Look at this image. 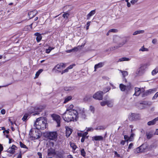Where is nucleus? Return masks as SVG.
Instances as JSON below:
<instances>
[{
	"label": "nucleus",
	"instance_id": "obj_64",
	"mask_svg": "<svg viewBox=\"0 0 158 158\" xmlns=\"http://www.w3.org/2000/svg\"><path fill=\"white\" fill-rule=\"evenodd\" d=\"M37 154L39 156V158H42V154L41 152H38Z\"/></svg>",
	"mask_w": 158,
	"mask_h": 158
},
{
	"label": "nucleus",
	"instance_id": "obj_44",
	"mask_svg": "<svg viewBox=\"0 0 158 158\" xmlns=\"http://www.w3.org/2000/svg\"><path fill=\"white\" fill-rule=\"evenodd\" d=\"M70 145L71 147H72L73 150H75L76 149L77 147L75 144L73 143H70Z\"/></svg>",
	"mask_w": 158,
	"mask_h": 158
},
{
	"label": "nucleus",
	"instance_id": "obj_30",
	"mask_svg": "<svg viewBox=\"0 0 158 158\" xmlns=\"http://www.w3.org/2000/svg\"><path fill=\"white\" fill-rule=\"evenodd\" d=\"M34 13V11H30L28 13V15L30 19L32 18L35 16L36 14Z\"/></svg>",
	"mask_w": 158,
	"mask_h": 158
},
{
	"label": "nucleus",
	"instance_id": "obj_23",
	"mask_svg": "<svg viewBox=\"0 0 158 158\" xmlns=\"http://www.w3.org/2000/svg\"><path fill=\"white\" fill-rule=\"evenodd\" d=\"M72 131L73 130L71 129L68 127H67L66 128V136L67 137H69L70 136L72 132Z\"/></svg>",
	"mask_w": 158,
	"mask_h": 158
},
{
	"label": "nucleus",
	"instance_id": "obj_31",
	"mask_svg": "<svg viewBox=\"0 0 158 158\" xmlns=\"http://www.w3.org/2000/svg\"><path fill=\"white\" fill-rule=\"evenodd\" d=\"M46 118L44 117H40L39 118H38L36 119V121L35 122V123H41L42 121H43V120H44V119H45Z\"/></svg>",
	"mask_w": 158,
	"mask_h": 158
},
{
	"label": "nucleus",
	"instance_id": "obj_41",
	"mask_svg": "<svg viewBox=\"0 0 158 158\" xmlns=\"http://www.w3.org/2000/svg\"><path fill=\"white\" fill-rule=\"evenodd\" d=\"M105 129V127L104 126H100L97 127L95 129L96 130H104Z\"/></svg>",
	"mask_w": 158,
	"mask_h": 158
},
{
	"label": "nucleus",
	"instance_id": "obj_48",
	"mask_svg": "<svg viewBox=\"0 0 158 158\" xmlns=\"http://www.w3.org/2000/svg\"><path fill=\"white\" fill-rule=\"evenodd\" d=\"M145 68V66L144 65H142L139 69V72L142 71L144 70Z\"/></svg>",
	"mask_w": 158,
	"mask_h": 158
},
{
	"label": "nucleus",
	"instance_id": "obj_37",
	"mask_svg": "<svg viewBox=\"0 0 158 158\" xmlns=\"http://www.w3.org/2000/svg\"><path fill=\"white\" fill-rule=\"evenodd\" d=\"M120 71L122 73L123 77H125L126 76L128 75V73L127 71H122V70H120Z\"/></svg>",
	"mask_w": 158,
	"mask_h": 158
},
{
	"label": "nucleus",
	"instance_id": "obj_29",
	"mask_svg": "<svg viewBox=\"0 0 158 158\" xmlns=\"http://www.w3.org/2000/svg\"><path fill=\"white\" fill-rule=\"evenodd\" d=\"M78 48L77 47H74L73 48L69 49V50H67L66 51V52L67 53H69L72 52H77L78 51Z\"/></svg>",
	"mask_w": 158,
	"mask_h": 158
},
{
	"label": "nucleus",
	"instance_id": "obj_34",
	"mask_svg": "<svg viewBox=\"0 0 158 158\" xmlns=\"http://www.w3.org/2000/svg\"><path fill=\"white\" fill-rule=\"evenodd\" d=\"M74 89V86L65 87L64 88V89L66 91L72 90Z\"/></svg>",
	"mask_w": 158,
	"mask_h": 158
},
{
	"label": "nucleus",
	"instance_id": "obj_18",
	"mask_svg": "<svg viewBox=\"0 0 158 158\" xmlns=\"http://www.w3.org/2000/svg\"><path fill=\"white\" fill-rule=\"evenodd\" d=\"M41 136V134L40 133V132L38 130L37 131H35V132L33 133L32 137L35 139H37L40 138Z\"/></svg>",
	"mask_w": 158,
	"mask_h": 158
},
{
	"label": "nucleus",
	"instance_id": "obj_47",
	"mask_svg": "<svg viewBox=\"0 0 158 158\" xmlns=\"http://www.w3.org/2000/svg\"><path fill=\"white\" fill-rule=\"evenodd\" d=\"M81 155L83 157H85V152L84 149H82L81 151Z\"/></svg>",
	"mask_w": 158,
	"mask_h": 158
},
{
	"label": "nucleus",
	"instance_id": "obj_22",
	"mask_svg": "<svg viewBox=\"0 0 158 158\" xmlns=\"http://www.w3.org/2000/svg\"><path fill=\"white\" fill-rule=\"evenodd\" d=\"M158 121V117L155 118L152 121L148 122L147 123V124L148 126L153 125L155 124L156 123V122Z\"/></svg>",
	"mask_w": 158,
	"mask_h": 158
},
{
	"label": "nucleus",
	"instance_id": "obj_13",
	"mask_svg": "<svg viewBox=\"0 0 158 158\" xmlns=\"http://www.w3.org/2000/svg\"><path fill=\"white\" fill-rule=\"evenodd\" d=\"M44 107L43 106H36L35 107L36 113H34L33 114L34 116H35L36 115L39 114V113L38 112H41L42 110L44 109Z\"/></svg>",
	"mask_w": 158,
	"mask_h": 158
},
{
	"label": "nucleus",
	"instance_id": "obj_1",
	"mask_svg": "<svg viewBox=\"0 0 158 158\" xmlns=\"http://www.w3.org/2000/svg\"><path fill=\"white\" fill-rule=\"evenodd\" d=\"M116 40H118L119 41H122V42L118 44V45L116 46H114L113 47H112L110 48V50H114L116 49H118L120 47H122L124 44H125L128 41L127 40L126 38L122 39L118 36H115L114 37V42L116 43L117 42L115 41Z\"/></svg>",
	"mask_w": 158,
	"mask_h": 158
},
{
	"label": "nucleus",
	"instance_id": "obj_14",
	"mask_svg": "<svg viewBox=\"0 0 158 158\" xmlns=\"http://www.w3.org/2000/svg\"><path fill=\"white\" fill-rule=\"evenodd\" d=\"M152 103L151 102H148L147 101H143L140 103V105H139V107L141 109H144L145 108V107L143 106H142V105H145L148 106H150L152 105Z\"/></svg>",
	"mask_w": 158,
	"mask_h": 158
},
{
	"label": "nucleus",
	"instance_id": "obj_17",
	"mask_svg": "<svg viewBox=\"0 0 158 158\" xmlns=\"http://www.w3.org/2000/svg\"><path fill=\"white\" fill-rule=\"evenodd\" d=\"M139 115L135 113H131V115H130L129 119L131 121L136 120L138 119Z\"/></svg>",
	"mask_w": 158,
	"mask_h": 158
},
{
	"label": "nucleus",
	"instance_id": "obj_32",
	"mask_svg": "<svg viewBox=\"0 0 158 158\" xmlns=\"http://www.w3.org/2000/svg\"><path fill=\"white\" fill-rule=\"evenodd\" d=\"M43 69H40L38 71H37L35 75V77H34V79H35L37 78L40 74L43 71Z\"/></svg>",
	"mask_w": 158,
	"mask_h": 158
},
{
	"label": "nucleus",
	"instance_id": "obj_61",
	"mask_svg": "<svg viewBox=\"0 0 158 158\" xmlns=\"http://www.w3.org/2000/svg\"><path fill=\"white\" fill-rule=\"evenodd\" d=\"M3 147L2 145L0 144V154L1 153V152L3 150Z\"/></svg>",
	"mask_w": 158,
	"mask_h": 158
},
{
	"label": "nucleus",
	"instance_id": "obj_46",
	"mask_svg": "<svg viewBox=\"0 0 158 158\" xmlns=\"http://www.w3.org/2000/svg\"><path fill=\"white\" fill-rule=\"evenodd\" d=\"M158 72V69H156L152 70V75H154L156 74Z\"/></svg>",
	"mask_w": 158,
	"mask_h": 158
},
{
	"label": "nucleus",
	"instance_id": "obj_24",
	"mask_svg": "<svg viewBox=\"0 0 158 158\" xmlns=\"http://www.w3.org/2000/svg\"><path fill=\"white\" fill-rule=\"evenodd\" d=\"M30 114L28 113H26L22 118V120L25 122H26L28 119L30 118Z\"/></svg>",
	"mask_w": 158,
	"mask_h": 158
},
{
	"label": "nucleus",
	"instance_id": "obj_19",
	"mask_svg": "<svg viewBox=\"0 0 158 158\" xmlns=\"http://www.w3.org/2000/svg\"><path fill=\"white\" fill-rule=\"evenodd\" d=\"M144 91V89H142L141 90L140 88L136 87L135 88V93L134 95H135L136 96H138L141 92Z\"/></svg>",
	"mask_w": 158,
	"mask_h": 158
},
{
	"label": "nucleus",
	"instance_id": "obj_49",
	"mask_svg": "<svg viewBox=\"0 0 158 158\" xmlns=\"http://www.w3.org/2000/svg\"><path fill=\"white\" fill-rule=\"evenodd\" d=\"M73 107V105H71L69 106L67 109L66 111H70L71 110Z\"/></svg>",
	"mask_w": 158,
	"mask_h": 158
},
{
	"label": "nucleus",
	"instance_id": "obj_10",
	"mask_svg": "<svg viewBox=\"0 0 158 158\" xmlns=\"http://www.w3.org/2000/svg\"><path fill=\"white\" fill-rule=\"evenodd\" d=\"M156 88L149 89L145 91H144L142 95V97L143 98L145 97L152 94L156 92Z\"/></svg>",
	"mask_w": 158,
	"mask_h": 158
},
{
	"label": "nucleus",
	"instance_id": "obj_11",
	"mask_svg": "<svg viewBox=\"0 0 158 158\" xmlns=\"http://www.w3.org/2000/svg\"><path fill=\"white\" fill-rule=\"evenodd\" d=\"M78 117H80L82 119H85L86 117L84 108L78 109Z\"/></svg>",
	"mask_w": 158,
	"mask_h": 158
},
{
	"label": "nucleus",
	"instance_id": "obj_50",
	"mask_svg": "<svg viewBox=\"0 0 158 158\" xmlns=\"http://www.w3.org/2000/svg\"><path fill=\"white\" fill-rule=\"evenodd\" d=\"M100 104L102 106H104L106 105H107V100L101 102L100 103Z\"/></svg>",
	"mask_w": 158,
	"mask_h": 158
},
{
	"label": "nucleus",
	"instance_id": "obj_56",
	"mask_svg": "<svg viewBox=\"0 0 158 158\" xmlns=\"http://www.w3.org/2000/svg\"><path fill=\"white\" fill-rule=\"evenodd\" d=\"M75 65V64H73L70 65L69 67H67L68 69L69 70L72 69L73 67Z\"/></svg>",
	"mask_w": 158,
	"mask_h": 158
},
{
	"label": "nucleus",
	"instance_id": "obj_60",
	"mask_svg": "<svg viewBox=\"0 0 158 158\" xmlns=\"http://www.w3.org/2000/svg\"><path fill=\"white\" fill-rule=\"evenodd\" d=\"M22 154L21 151H20V152L17 158H22Z\"/></svg>",
	"mask_w": 158,
	"mask_h": 158
},
{
	"label": "nucleus",
	"instance_id": "obj_28",
	"mask_svg": "<svg viewBox=\"0 0 158 158\" xmlns=\"http://www.w3.org/2000/svg\"><path fill=\"white\" fill-rule=\"evenodd\" d=\"M107 105L109 107H112L113 105V101L112 100H107Z\"/></svg>",
	"mask_w": 158,
	"mask_h": 158
},
{
	"label": "nucleus",
	"instance_id": "obj_7",
	"mask_svg": "<svg viewBox=\"0 0 158 158\" xmlns=\"http://www.w3.org/2000/svg\"><path fill=\"white\" fill-rule=\"evenodd\" d=\"M147 147V144L146 143H143L136 148L135 150V153L143 152L146 149Z\"/></svg>",
	"mask_w": 158,
	"mask_h": 158
},
{
	"label": "nucleus",
	"instance_id": "obj_3",
	"mask_svg": "<svg viewBox=\"0 0 158 158\" xmlns=\"http://www.w3.org/2000/svg\"><path fill=\"white\" fill-rule=\"evenodd\" d=\"M66 67L65 63H61L56 65L52 69V71L56 73H61L62 70Z\"/></svg>",
	"mask_w": 158,
	"mask_h": 158
},
{
	"label": "nucleus",
	"instance_id": "obj_26",
	"mask_svg": "<svg viewBox=\"0 0 158 158\" xmlns=\"http://www.w3.org/2000/svg\"><path fill=\"white\" fill-rule=\"evenodd\" d=\"M104 64L103 63L100 62L97 64H95L94 66V71H96V69L100 68H101L103 66Z\"/></svg>",
	"mask_w": 158,
	"mask_h": 158
},
{
	"label": "nucleus",
	"instance_id": "obj_21",
	"mask_svg": "<svg viewBox=\"0 0 158 158\" xmlns=\"http://www.w3.org/2000/svg\"><path fill=\"white\" fill-rule=\"evenodd\" d=\"M103 140V137L101 135L95 136L92 137V140L95 141H102Z\"/></svg>",
	"mask_w": 158,
	"mask_h": 158
},
{
	"label": "nucleus",
	"instance_id": "obj_9",
	"mask_svg": "<svg viewBox=\"0 0 158 158\" xmlns=\"http://www.w3.org/2000/svg\"><path fill=\"white\" fill-rule=\"evenodd\" d=\"M51 117L53 119L56 121L57 123V127H60V117L58 115L55 114H52L51 115Z\"/></svg>",
	"mask_w": 158,
	"mask_h": 158
},
{
	"label": "nucleus",
	"instance_id": "obj_8",
	"mask_svg": "<svg viewBox=\"0 0 158 158\" xmlns=\"http://www.w3.org/2000/svg\"><path fill=\"white\" fill-rule=\"evenodd\" d=\"M69 115H70L71 117H73V119L75 121H77L78 118V110H76L74 109L72 110L69 112Z\"/></svg>",
	"mask_w": 158,
	"mask_h": 158
},
{
	"label": "nucleus",
	"instance_id": "obj_33",
	"mask_svg": "<svg viewBox=\"0 0 158 158\" xmlns=\"http://www.w3.org/2000/svg\"><path fill=\"white\" fill-rule=\"evenodd\" d=\"M55 155H56L59 158H63V153L61 152L57 151Z\"/></svg>",
	"mask_w": 158,
	"mask_h": 158
},
{
	"label": "nucleus",
	"instance_id": "obj_2",
	"mask_svg": "<svg viewBox=\"0 0 158 158\" xmlns=\"http://www.w3.org/2000/svg\"><path fill=\"white\" fill-rule=\"evenodd\" d=\"M34 126L37 130H44L48 126L47 118L45 119H44V120H43V121H42L41 123H39L38 124L34 123Z\"/></svg>",
	"mask_w": 158,
	"mask_h": 158
},
{
	"label": "nucleus",
	"instance_id": "obj_25",
	"mask_svg": "<svg viewBox=\"0 0 158 158\" xmlns=\"http://www.w3.org/2000/svg\"><path fill=\"white\" fill-rule=\"evenodd\" d=\"M95 10H91L87 15V19H89L91 16L95 14Z\"/></svg>",
	"mask_w": 158,
	"mask_h": 158
},
{
	"label": "nucleus",
	"instance_id": "obj_55",
	"mask_svg": "<svg viewBox=\"0 0 158 158\" xmlns=\"http://www.w3.org/2000/svg\"><path fill=\"white\" fill-rule=\"evenodd\" d=\"M10 148L15 151L17 149V147L15 145H13Z\"/></svg>",
	"mask_w": 158,
	"mask_h": 158
},
{
	"label": "nucleus",
	"instance_id": "obj_16",
	"mask_svg": "<svg viewBox=\"0 0 158 158\" xmlns=\"http://www.w3.org/2000/svg\"><path fill=\"white\" fill-rule=\"evenodd\" d=\"M56 154V150L55 149L50 148L48 149V156H50L52 155H55Z\"/></svg>",
	"mask_w": 158,
	"mask_h": 158
},
{
	"label": "nucleus",
	"instance_id": "obj_4",
	"mask_svg": "<svg viewBox=\"0 0 158 158\" xmlns=\"http://www.w3.org/2000/svg\"><path fill=\"white\" fill-rule=\"evenodd\" d=\"M46 136L50 140L56 141L57 138V133L56 131L48 132H46Z\"/></svg>",
	"mask_w": 158,
	"mask_h": 158
},
{
	"label": "nucleus",
	"instance_id": "obj_51",
	"mask_svg": "<svg viewBox=\"0 0 158 158\" xmlns=\"http://www.w3.org/2000/svg\"><path fill=\"white\" fill-rule=\"evenodd\" d=\"M158 97V92H156L152 98V100H154Z\"/></svg>",
	"mask_w": 158,
	"mask_h": 158
},
{
	"label": "nucleus",
	"instance_id": "obj_53",
	"mask_svg": "<svg viewBox=\"0 0 158 158\" xmlns=\"http://www.w3.org/2000/svg\"><path fill=\"white\" fill-rule=\"evenodd\" d=\"M117 31V30L115 29H112L109 31V32H116Z\"/></svg>",
	"mask_w": 158,
	"mask_h": 158
},
{
	"label": "nucleus",
	"instance_id": "obj_57",
	"mask_svg": "<svg viewBox=\"0 0 158 158\" xmlns=\"http://www.w3.org/2000/svg\"><path fill=\"white\" fill-rule=\"evenodd\" d=\"M68 71H69V69H68V68H67L66 69H65L62 71L61 72V73L62 74L64 73L68 72Z\"/></svg>",
	"mask_w": 158,
	"mask_h": 158
},
{
	"label": "nucleus",
	"instance_id": "obj_45",
	"mask_svg": "<svg viewBox=\"0 0 158 158\" xmlns=\"http://www.w3.org/2000/svg\"><path fill=\"white\" fill-rule=\"evenodd\" d=\"M7 152L10 153L14 154L15 153V151L14 150L12 149L11 148H10L7 150Z\"/></svg>",
	"mask_w": 158,
	"mask_h": 158
},
{
	"label": "nucleus",
	"instance_id": "obj_62",
	"mask_svg": "<svg viewBox=\"0 0 158 158\" xmlns=\"http://www.w3.org/2000/svg\"><path fill=\"white\" fill-rule=\"evenodd\" d=\"M133 146V144L132 143H130L129 144V147H128V149H131V148Z\"/></svg>",
	"mask_w": 158,
	"mask_h": 158
},
{
	"label": "nucleus",
	"instance_id": "obj_35",
	"mask_svg": "<svg viewBox=\"0 0 158 158\" xmlns=\"http://www.w3.org/2000/svg\"><path fill=\"white\" fill-rule=\"evenodd\" d=\"M72 98V96H69L67 97H65L64 100V103H66L69 101Z\"/></svg>",
	"mask_w": 158,
	"mask_h": 158
},
{
	"label": "nucleus",
	"instance_id": "obj_59",
	"mask_svg": "<svg viewBox=\"0 0 158 158\" xmlns=\"http://www.w3.org/2000/svg\"><path fill=\"white\" fill-rule=\"evenodd\" d=\"M138 0H132L131 1V3L132 4H134L135 3L137 2Z\"/></svg>",
	"mask_w": 158,
	"mask_h": 158
},
{
	"label": "nucleus",
	"instance_id": "obj_27",
	"mask_svg": "<svg viewBox=\"0 0 158 158\" xmlns=\"http://www.w3.org/2000/svg\"><path fill=\"white\" fill-rule=\"evenodd\" d=\"M28 110L29 113V114H31L32 113L36 112L35 107H30L28 108Z\"/></svg>",
	"mask_w": 158,
	"mask_h": 158
},
{
	"label": "nucleus",
	"instance_id": "obj_36",
	"mask_svg": "<svg viewBox=\"0 0 158 158\" xmlns=\"http://www.w3.org/2000/svg\"><path fill=\"white\" fill-rule=\"evenodd\" d=\"M144 31L143 30H139V31H135L133 34V35H135L138 34H142L144 32Z\"/></svg>",
	"mask_w": 158,
	"mask_h": 158
},
{
	"label": "nucleus",
	"instance_id": "obj_20",
	"mask_svg": "<svg viewBox=\"0 0 158 158\" xmlns=\"http://www.w3.org/2000/svg\"><path fill=\"white\" fill-rule=\"evenodd\" d=\"M34 35L36 36V40L37 42H39L42 39V36L39 33L36 32L34 34Z\"/></svg>",
	"mask_w": 158,
	"mask_h": 158
},
{
	"label": "nucleus",
	"instance_id": "obj_54",
	"mask_svg": "<svg viewBox=\"0 0 158 158\" xmlns=\"http://www.w3.org/2000/svg\"><path fill=\"white\" fill-rule=\"evenodd\" d=\"M86 129H87L86 131L88 132L89 131H93L94 130V129L92 127L87 128L86 127Z\"/></svg>",
	"mask_w": 158,
	"mask_h": 158
},
{
	"label": "nucleus",
	"instance_id": "obj_39",
	"mask_svg": "<svg viewBox=\"0 0 158 158\" xmlns=\"http://www.w3.org/2000/svg\"><path fill=\"white\" fill-rule=\"evenodd\" d=\"M130 60V59L126 57H122L120 58L119 60V61H128Z\"/></svg>",
	"mask_w": 158,
	"mask_h": 158
},
{
	"label": "nucleus",
	"instance_id": "obj_38",
	"mask_svg": "<svg viewBox=\"0 0 158 158\" xmlns=\"http://www.w3.org/2000/svg\"><path fill=\"white\" fill-rule=\"evenodd\" d=\"M70 15L69 13L68 12H65V13L63 15V17L65 19H67L68 18Z\"/></svg>",
	"mask_w": 158,
	"mask_h": 158
},
{
	"label": "nucleus",
	"instance_id": "obj_15",
	"mask_svg": "<svg viewBox=\"0 0 158 158\" xmlns=\"http://www.w3.org/2000/svg\"><path fill=\"white\" fill-rule=\"evenodd\" d=\"M146 135L148 139H150L155 135L154 131L153 130H151L146 133Z\"/></svg>",
	"mask_w": 158,
	"mask_h": 158
},
{
	"label": "nucleus",
	"instance_id": "obj_12",
	"mask_svg": "<svg viewBox=\"0 0 158 158\" xmlns=\"http://www.w3.org/2000/svg\"><path fill=\"white\" fill-rule=\"evenodd\" d=\"M131 85L130 83L127 85H124L122 84H120L119 85V88L120 90L122 91H124L125 90L128 91L131 89Z\"/></svg>",
	"mask_w": 158,
	"mask_h": 158
},
{
	"label": "nucleus",
	"instance_id": "obj_58",
	"mask_svg": "<svg viewBox=\"0 0 158 158\" xmlns=\"http://www.w3.org/2000/svg\"><path fill=\"white\" fill-rule=\"evenodd\" d=\"M114 154H115V155L116 156L118 157H120L121 156L120 155L118 154L117 152L115 151L114 152Z\"/></svg>",
	"mask_w": 158,
	"mask_h": 158
},
{
	"label": "nucleus",
	"instance_id": "obj_43",
	"mask_svg": "<svg viewBox=\"0 0 158 158\" xmlns=\"http://www.w3.org/2000/svg\"><path fill=\"white\" fill-rule=\"evenodd\" d=\"M19 144H20V147L21 148H26L27 149H28L27 147V146L25 145L22 142H21V141H20L19 142Z\"/></svg>",
	"mask_w": 158,
	"mask_h": 158
},
{
	"label": "nucleus",
	"instance_id": "obj_63",
	"mask_svg": "<svg viewBox=\"0 0 158 158\" xmlns=\"http://www.w3.org/2000/svg\"><path fill=\"white\" fill-rule=\"evenodd\" d=\"M1 113L2 114H4L6 113V111L4 109H2L1 111Z\"/></svg>",
	"mask_w": 158,
	"mask_h": 158
},
{
	"label": "nucleus",
	"instance_id": "obj_42",
	"mask_svg": "<svg viewBox=\"0 0 158 158\" xmlns=\"http://www.w3.org/2000/svg\"><path fill=\"white\" fill-rule=\"evenodd\" d=\"M139 51H142V52L148 51V49L147 48H145L144 46H143L140 49H139Z\"/></svg>",
	"mask_w": 158,
	"mask_h": 158
},
{
	"label": "nucleus",
	"instance_id": "obj_5",
	"mask_svg": "<svg viewBox=\"0 0 158 158\" xmlns=\"http://www.w3.org/2000/svg\"><path fill=\"white\" fill-rule=\"evenodd\" d=\"M66 111L63 114L62 117L64 120L67 122H69L72 121H74L75 120L73 119V117H71L69 114H66Z\"/></svg>",
	"mask_w": 158,
	"mask_h": 158
},
{
	"label": "nucleus",
	"instance_id": "obj_52",
	"mask_svg": "<svg viewBox=\"0 0 158 158\" xmlns=\"http://www.w3.org/2000/svg\"><path fill=\"white\" fill-rule=\"evenodd\" d=\"M88 134V132L86 131L85 132L82 134L83 137L86 138H88V136H86Z\"/></svg>",
	"mask_w": 158,
	"mask_h": 158
},
{
	"label": "nucleus",
	"instance_id": "obj_6",
	"mask_svg": "<svg viewBox=\"0 0 158 158\" xmlns=\"http://www.w3.org/2000/svg\"><path fill=\"white\" fill-rule=\"evenodd\" d=\"M103 92L102 91H99L97 92L93 95V98L95 99L102 100L103 99Z\"/></svg>",
	"mask_w": 158,
	"mask_h": 158
},
{
	"label": "nucleus",
	"instance_id": "obj_40",
	"mask_svg": "<svg viewBox=\"0 0 158 158\" xmlns=\"http://www.w3.org/2000/svg\"><path fill=\"white\" fill-rule=\"evenodd\" d=\"M55 48V47H49L48 49H46V52L47 53H49L51 51Z\"/></svg>",
	"mask_w": 158,
	"mask_h": 158
}]
</instances>
